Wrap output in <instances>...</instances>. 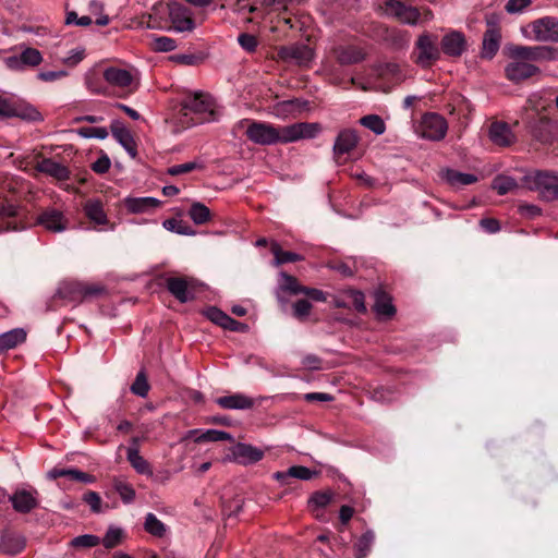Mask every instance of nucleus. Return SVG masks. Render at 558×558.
<instances>
[{
	"mask_svg": "<svg viewBox=\"0 0 558 558\" xmlns=\"http://www.w3.org/2000/svg\"><path fill=\"white\" fill-rule=\"evenodd\" d=\"M489 140L497 146L507 147L515 142V135L508 123L495 121L488 129Z\"/></svg>",
	"mask_w": 558,
	"mask_h": 558,
	"instance_id": "nucleus-19",
	"label": "nucleus"
},
{
	"mask_svg": "<svg viewBox=\"0 0 558 558\" xmlns=\"http://www.w3.org/2000/svg\"><path fill=\"white\" fill-rule=\"evenodd\" d=\"M104 80L112 88L119 89L122 95H129L137 88V72L118 66H109L105 69Z\"/></svg>",
	"mask_w": 558,
	"mask_h": 558,
	"instance_id": "nucleus-7",
	"label": "nucleus"
},
{
	"mask_svg": "<svg viewBox=\"0 0 558 558\" xmlns=\"http://www.w3.org/2000/svg\"><path fill=\"white\" fill-rule=\"evenodd\" d=\"M379 8L386 16L411 26L433 20L430 10L425 9L421 12L417 8L401 0H380Z\"/></svg>",
	"mask_w": 558,
	"mask_h": 558,
	"instance_id": "nucleus-3",
	"label": "nucleus"
},
{
	"mask_svg": "<svg viewBox=\"0 0 558 558\" xmlns=\"http://www.w3.org/2000/svg\"><path fill=\"white\" fill-rule=\"evenodd\" d=\"M439 175L452 187H461L477 182L476 175L472 173L460 172L450 168L441 169Z\"/></svg>",
	"mask_w": 558,
	"mask_h": 558,
	"instance_id": "nucleus-28",
	"label": "nucleus"
},
{
	"mask_svg": "<svg viewBox=\"0 0 558 558\" xmlns=\"http://www.w3.org/2000/svg\"><path fill=\"white\" fill-rule=\"evenodd\" d=\"M163 227L167 230L175 232L178 234H184V235L194 234V232L191 229V227L184 225L182 221L177 220L174 218L165 220L163 221Z\"/></svg>",
	"mask_w": 558,
	"mask_h": 558,
	"instance_id": "nucleus-57",
	"label": "nucleus"
},
{
	"mask_svg": "<svg viewBox=\"0 0 558 558\" xmlns=\"http://www.w3.org/2000/svg\"><path fill=\"white\" fill-rule=\"evenodd\" d=\"M337 60L342 65L359 63L364 60V51L355 46L340 47L336 50Z\"/></svg>",
	"mask_w": 558,
	"mask_h": 558,
	"instance_id": "nucleus-34",
	"label": "nucleus"
},
{
	"mask_svg": "<svg viewBox=\"0 0 558 558\" xmlns=\"http://www.w3.org/2000/svg\"><path fill=\"white\" fill-rule=\"evenodd\" d=\"M150 386L148 384L146 374L144 371L137 373L134 383L131 386V391L135 396L145 398L148 395Z\"/></svg>",
	"mask_w": 558,
	"mask_h": 558,
	"instance_id": "nucleus-48",
	"label": "nucleus"
},
{
	"mask_svg": "<svg viewBox=\"0 0 558 558\" xmlns=\"http://www.w3.org/2000/svg\"><path fill=\"white\" fill-rule=\"evenodd\" d=\"M238 43L244 50L248 52H253L257 47L256 37L247 33L240 34L238 37Z\"/></svg>",
	"mask_w": 558,
	"mask_h": 558,
	"instance_id": "nucleus-61",
	"label": "nucleus"
},
{
	"mask_svg": "<svg viewBox=\"0 0 558 558\" xmlns=\"http://www.w3.org/2000/svg\"><path fill=\"white\" fill-rule=\"evenodd\" d=\"M37 170L58 180H66L70 174L65 166L51 158H45L39 161Z\"/></svg>",
	"mask_w": 558,
	"mask_h": 558,
	"instance_id": "nucleus-32",
	"label": "nucleus"
},
{
	"mask_svg": "<svg viewBox=\"0 0 558 558\" xmlns=\"http://www.w3.org/2000/svg\"><path fill=\"white\" fill-rule=\"evenodd\" d=\"M246 123L245 135L254 144L271 146L288 144L305 138H314L320 132L318 123L298 122L290 125L276 126L271 123L255 120H243Z\"/></svg>",
	"mask_w": 558,
	"mask_h": 558,
	"instance_id": "nucleus-1",
	"label": "nucleus"
},
{
	"mask_svg": "<svg viewBox=\"0 0 558 558\" xmlns=\"http://www.w3.org/2000/svg\"><path fill=\"white\" fill-rule=\"evenodd\" d=\"M539 73V69L522 59H513L505 68L506 77L513 82L520 83Z\"/></svg>",
	"mask_w": 558,
	"mask_h": 558,
	"instance_id": "nucleus-14",
	"label": "nucleus"
},
{
	"mask_svg": "<svg viewBox=\"0 0 558 558\" xmlns=\"http://www.w3.org/2000/svg\"><path fill=\"white\" fill-rule=\"evenodd\" d=\"M78 134L85 138L105 140L108 131L106 128L84 126L78 129Z\"/></svg>",
	"mask_w": 558,
	"mask_h": 558,
	"instance_id": "nucleus-58",
	"label": "nucleus"
},
{
	"mask_svg": "<svg viewBox=\"0 0 558 558\" xmlns=\"http://www.w3.org/2000/svg\"><path fill=\"white\" fill-rule=\"evenodd\" d=\"M161 202L155 197H126L124 205L132 214H145L156 210Z\"/></svg>",
	"mask_w": 558,
	"mask_h": 558,
	"instance_id": "nucleus-25",
	"label": "nucleus"
},
{
	"mask_svg": "<svg viewBox=\"0 0 558 558\" xmlns=\"http://www.w3.org/2000/svg\"><path fill=\"white\" fill-rule=\"evenodd\" d=\"M271 253L275 256V265H281L286 263H294L302 260L303 257L300 254L283 251L278 243H272L270 247Z\"/></svg>",
	"mask_w": 558,
	"mask_h": 558,
	"instance_id": "nucleus-42",
	"label": "nucleus"
},
{
	"mask_svg": "<svg viewBox=\"0 0 558 558\" xmlns=\"http://www.w3.org/2000/svg\"><path fill=\"white\" fill-rule=\"evenodd\" d=\"M187 438H193L195 442L210 441H232L233 437L223 430L207 429L205 432L192 429L187 432Z\"/></svg>",
	"mask_w": 558,
	"mask_h": 558,
	"instance_id": "nucleus-30",
	"label": "nucleus"
},
{
	"mask_svg": "<svg viewBox=\"0 0 558 558\" xmlns=\"http://www.w3.org/2000/svg\"><path fill=\"white\" fill-rule=\"evenodd\" d=\"M531 190L536 191L545 201L558 198V174L549 171H536L525 177Z\"/></svg>",
	"mask_w": 558,
	"mask_h": 558,
	"instance_id": "nucleus-6",
	"label": "nucleus"
},
{
	"mask_svg": "<svg viewBox=\"0 0 558 558\" xmlns=\"http://www.w3.org/2000/svg\"><path fill=\"white\" fill-rule=\"evenodd\" d=\"M360 123L374 132L376 135H381L386 131V124L384 120L377 114H367L360 119Z\"/></svg>",
	"mask_w": 558,
	"mask_h": 558,
	"instance_id": "nucleus-44",
	"label": "nucleus"
},
{
	"mask_svg": "<svg viewBox=\"0 0 558 558\" xmlns=\"http://www.w3.org/2000/svg\"><path fill=\"white\" fill-rule=\"evenodd\" d=\"M85 56V50L82 48L72 49L66 57H63L61 61L69 65V66H75L78 64Z\"/></svg>",
	"mask_w": 558,
	"mask_h": 558,
	"instance_id": "nucleus-60",
	"label": "nucleus"
},
{
	"mask_svg": "<svg viewBox=\"0 0 558 558\" xmlns=\"http://www.w3.org/2000/svg\"><path fill=\"white\" fill-rule=\"evenodd\" d=\"M123 538V530L117 526H110L106 532L101 543L107 549L117 547Z\"/></svg>",
	"mask_w": 558,
	"mask_h": 558,
	"instance_id": "nucleus-47",
	"label": "nucleus"
},
{
	"mask_svg": "<svg viewBox=\"0 0 558 558\" xmlns=\"http://www.w3.org/2000/svg\"><path fill=\"white\" fill-rule=\"evenodd\" d=\"M204 315L214 324L223 328L226 323L228 322L229 315L219 310L216 306H210L204 311Z\"/></svg>",
	"mask_w": 558,
	"mask_h": 558,
	"instance_id": "nucleus-56",
	"label": "nucleus"
},
{
	"mask_svg": "<svg viewBox=\"0 0 558 558\" xmlns=\"http://www.w3.org/2000/svg\"><path fill=\"white\" fill-rule=\"evenodd\" d=\"M151 47L155 51L169 52L177 48V43L170 37L159 36L153 39Z\"/></svg>",
	"mask_w": 558,
	"mask_h": 558,
	"instance_id": "nucleus-55",
	"label": "nucleus"
},
{
	"mask_svg": "<svg viewBox=\"0 0 558 558\" xmlns=\"http://www.w3.org/2000/svg\"><path fill=\"white\" fill-rule=\"evenodd\" d=\"M501 33L498 25L493 21H487V29L483 36L482 57L492 59L495 57L500 47Z\"/></svg>",
	"mask_w": 558,
	"mask_h": 558,
	"instance_id": "nucleus-16",
	"label": "nucleus"
},
{
	"mask_svg": "<svg viewBox=\"0 0 558 558\" xmlns=\"http://www.w3.org/2000/svg\"><path fill=\"white\" fill-rule=\"evenodd\" d=\"M531 135L541 143H549L554 140L556 134L555 123L546 118L538 117L529 123Z\"/></svg>",
	"mask_w": 558,
	"mask_h": 558,
	"instance_id": "nucleus-18",
	"label": "nucleus"
},
{
	"mask_svg": "<svg viewBox=\"0 0 558 558\" xmlns=\"http://www.w3.org/2000/svg\"><path fill=\"white\" fill-rule=\"evenodd\" d=\"M278 58L289 64L305 66L313 60V49L304 44L281 46L277 51Z\"/></svg>",
	"mask_w": 558,
	"mask_h": 558,
	"instance_id": "nucleus-10",
	"label": "nucleus"
},
{
	"mask_svg": "<svg viewBox=\"0 0 558 558\" xmlns=\"http://www.w3.org/2000/svg\"><path fill=\"white\" fill-rule=\"evenodd\" d=\"M359 143V136L352 129L341 130L333 144V155L340 157L344 154L351 153Z\"/></svg>",
	"mask_w": 558,
	"mask_h": 558,
	"instance_id": "nucleus-22",
	"label": "nucleus"
},
{
	"mask_svg": "<svg viewBox=\"0 0 558 558\" xmlns=\"http://www.w3.org/2000/svg\"><path fill=\"white\" fill-rule=\"evenodd\" d=\"M37 223L52 232H61L66 228V219L62 211L56 208H47L37 217Z\"/></svg>",
	"mask_w": 558,
	"mask_h": 558,
	"instance_id": "nucleus-21",
	"label": "nucleus"
},
{
	"mask_svg": "<svg viewBox=\"0 0 558 558\" xmlns=\"http://www.w3.org/2000/svg\"><path fill=\"white\" fill-rule=\"evenodd\" d=\"M100 544V538L93 534H84L71 539L70 546L77 549L93 548Z\"/></svg>",
	"mask_w": 558,
	"mask_h": 558,
	"instance_id": "nucleus-46",
	"label": "nucleus"
},
{
	"mask_svg": "<svg viewBox=\"0 0 558 558\" xmlns=\"http://www.w3.org/2000/svg\"><path fill=\"white\" fill-rule=\"evenodd\" d=\"M532 0H508L506 3V11L511 14L521 13L524 9L531 5Z\"/></svg>",
	"mask_w": 558,
	"mask_h": 558,
	"instance_id": "nucleus-63",
	"label": "nucleus"
},
{
	"mask_svg": "<svg viewBox=\"0 0 558 558\" xmlns=\"http://www.w3.org/2000/svg\"><path fill=\"white\" fill-rule=\"evenodd\" d=\"M168 291L181 303H186L195 298L194 279L185 277H169L166 279Z\"/></svg>",
	"mask_w": 558,
	"mask_h": 558,
	"instance_id": "nucleus-13",
	"label": "nucleus"
},
{
	"mask_svg": "<svg viewBox=\"0 0 558 558\" xmlns=\"http://www.w3.org/2000/svg\"><path fill=\"white\" fill-rule=\"evenodd\" d=\"M189 216L196 225H203L210 220V209L203 203L195 202L191 205Z\"/></svg>",
	"mask_w": 558,
	"mask_h": 558,
	"instance_id": "nucleus-41",
	"label": "nucleus"
},
{
	"mask_svg": "<svg viewBox=\"0 0 558 558\" xmlns=\"http://www.w3.org/2000/svg\"><path fill=\"white\" fill-rule=\"evenodd\" d=\"M126 458L137 473L153 475L150 464L140 454L138 448H128Z\"/></svg>",
	"mask_w": 558,
	"mask_h": 558,
	"instance_id": "nucleus-38",
	"label": "nucleus"
},
{
	"mask_svg": "<svg viewBox=\"0 0 558 558\" xmlns=\"http://www.w3.org/2000/svg\"><path fill=\"white\" fill-rule=\"evenodd\" d=\"M374 310L378 315L385 317H391L396 313L391 298L386 292L380 290L375 293Z\"/></svg>",
	"mask_w": 558,
	"mask_h": 558,
	"instance_id": "nucleus-39",
	"label": "nucleus"
},
{
	"mask_svg": "<svg viewBox=\"0 0 558 558\" xmlns=\"http://www.w3.org/2000/svg\"><path fill=\"white\" fill-rule=\"evenodd\" d=\"M201 168H202L201 163H198L196 161H189V162L181 163V165H174V166L168 168L167 172L170 175H180V174L189 173L193 170L201 169Z\"/></svg>",
	"mask_w": 558,
	"mask_h": 558,
	"instance_id": "nucleus-59",
	"label": "nucleus"
},
{
	"mask_svg": "<svg viewBox=\"0 0 558 558\" xmlns=\"http://www.w3.org/2000/svg\"><path fill=\"white\" fill-rule=\"evenodd\" d=\"M26 340V331L23 328H15L0 335V353L15 348Z\"/></svg>",
	"mask_w": 558,
	"mask_h": 558,
	"instance_id": "nucleus-35",
	"label": "nucleus"
},
{
	"mask_svg": "<svg viewBox=\"0 0 558 558\" xmlns=\"http://www.w3.org/2000/svg\"><path fill=\"white\" fill-rule=\"evenodd\" d=\"M441 50L449 57H460L468 47L466 38L463 33L459 31H450L440 41Z\"/></svg>",
	"mask_w": 558,
	"mask_h": 558,
	"instance_id": "nucleus-17",
	"label": "nucleus"
},
{
	"mask_svg": "<svg viewBox=\"0 0 558 558\" xmlns=\"http://www.w3.org/2000/svg\"><path fill=\"white\" fill-rule=\"evenodd\" d=\"M233 456L242 464H251L260 461L264 452L247 444H238L233 449Z\"/></svg>",
	"mask_w": 558,
	"mask_h": 558,
	"instance_id": "nucleus-29",
	"label": "nucleus"
},
{
	"mask_svg": "<svg viewBox=\"0 0 558 558\" xmlns=\"http://www.w3.org/2000/svg\"><path fill=\"white\" fill-rule=\"evenodd\" d=\"M110 129L112 136L117 140V142H119L125 148V150L132 157H134L136 155V148L133 135L131 134L130 130L126 129L124 124L119 120L112 121Z\"/></svg>",
	"mask_w": 558,
	"mask_h": 558,
	"instance_id": "nucleus-26",
	"label": "nucleus"
},
{
	"mask_svg": "<svg viewBox=\"0 0 558 558\" xmlns=\"http://www.w3.org/2000/svg\"><path fill=\"white\" fill-rule=\"evenodd\" d=\"M25 547V538L21 535L7 534L0 541V550L5 555H17Z\"/></svg>",
	"mask_w": 558,
	"mask_h": 558,
	"instance_id": "nucleus-36",
	"label": "nucleus"
},
{
	"mask_svg": "<svg viewBox=\"0 0 558 558\" xmlns=\"http://www.w3.org/2000/svg\"><path fill=\"white\" fill-rule=\"evenodd\" d=\"M216 403L226 410H248L255 404L253 398L241 392L219 397L216 399Z\"/></svg>",
	"mask_w": 558,
	"mask_h": 558,
	"instance_id": "nucleus-23",
	"label": "nucleus"
},
{
	"mask_svg": "<svg viewBox=\"0 0 558 558\" xmlns=\"http://www.w3.org/2000/svg\"><path fill=\"white\" fill-rule=\"evenodd\" d=\"M493 189L497 191L499 195H505L514 190L518 184L517 181L508 175H497L493 180Z\"/></svg>",
	"mask_w": 558,
	"mask_h": 558,
	"instance_id": "nucleus-45",
	"label": "nucleus"
},
{
	"mask_svg": "<svg viewBox=\"0 0 558 558\" xmlns=\"http://www.w3.org/2000/svg\"><path fill=\"white\" fill-rule=\"evenodd\" d=\"M107 294L105 286L99 283L83 282V301L97 299Z\"/></svg>",
	"mask_w": 558,
	"mask_h": 558,
	"instance_id": "nucleus-52",
	"label": "nucleus"
},
{
	"mask_svg": "<svg viewBox=\"0 0 558 558\" xmlns=\"http://www.w3.org/2000/svg\"><path fill=\"white\" fill-rule=\"evenodd\" d=\"M37 490L16 489L9 498L13 509L19 513H29L39 506Z\"/></svg>",
	"mask_w": 558,
	"mask_h": 558,
	"instance_id": "nucleus-15",
	"label": "nucleus"
},
{
	"mask_svg": "<svg viewBox=\"0 0 558 558\" xmlns=\"http://www.w3.org/2000/svg\"><path fill=\"white\" fill-rule=\"evenodd\" d=\"M448 130L447 121L438 113H425L418 126V133L423 138L429 141L442 140Z\"/></svg>",
	"mask_w": 558,
	"mask_h": 558,
	"instance_id": "nucleus-8",
	"label": "nucleus"
},
{
	"mask_svg": "<svg viewBox=\"0 0 558 558\" xmlns=\"http://www.w3.org/2000/svg\"><path fill=\"white\" fill-rule=\"evenodd\" d=\"M171 60L179 64L197 65L202 61V58L196 54L181 53L172 56Z\"/></svg>",
	"mask_w": 558,
	"mask_h": 558,
	"instance_id": "nucleus-64",
	"label": "nucleus"
},
{
	"mask_svg": "<svg viewBox=\"0 0 558 558\" xmlns=\"http://www.w3.org/2000/svg\"><path fill=\"white\" fill-rule=\"evenodd\" d=\"M84 213L89 220L97 225L107 223V215L102 203L98 199H88L84 205Z\"/></svg>",
	"mask_w": 558,
	"mask_h": 558,
	"instance_id": "nucleus-37",
	"label": "nucleus"
},
{
	"mask_svg": "<svg viewBox=\"0 0 558 558\" xmlns=\"http://www.w3.org/2000/svg\"><path fill=\"white\" fill-rule=\"evenodd\" d=\"M83 500L90 507L92 511L99 513L101 511V498L96 492H88L84 495Z\"/></svg>",
	"mask_w": 558,
	"mask_h": 558,
	"instance_id": "nucleus-62",
	"label": "nucleus"
},
{
	"mask_svg": "<svg viewBox=\"0 0 558 558\" xmlns=\"http://www.w3.org/2000/svg\"><path fill=\"white\" fill-rule=\"evenodd\" d=\"M145 530L155 536H162L166 532L165 524L153 513H148L145 519Z\"/></svg>",
	"mask_w": 558,
	"mask_h": 558,
	"instance_id": "nucleus-50",
	"label": "nucleus"
},
{
	"mask_svg": "<svg viewBox=\"0 0 558 558\" xmlns=\"http://www.w3.org/2000/svg\"><path fill=\"white\" fill-rule=\"evenodd\" d=\"M169 17L177 32H191L195 28V22L190 10L180 4L170 8Z\"/></svg>",
	"mask_w": 558,
	"mask_h": 558,
	"instance_id": "nucleus-20",
	"label": "nucleus"
},
{
	"mask_svg": "<svg viewBox=\"0 0 558 558\" xmlns=\"http://www.w3.org/2000/svg\"><path fill=\"white\" fill-rule=\"evenodd\" d=\"M179 113V122L185 129L214 119L215 104L209 95L196 92L184 97Z\"/></svg>",
	"mask_w": 558,
	"mask_h": 558,
	"instance_id": "nucleus-2",
	"label": "nucleus"
},
{
	"mask_svg": "<svg viewBox=\"0 0 558 558\" xmlns=\"http://www.w3.org/2000/svg\"><path fill=\"white\" fill-rule=\"evenodd\" d=\"M43 61L39 50L26 47L20 54L9 56L4 59L5 65L14 71H23L28 66H37Z\"/></svg>",
	"mask_w": 558,
	"mask_h": 558,
	"instance_id": "nucleus-12",
	"label": "nucleus"
},
{
	"mask_svg": "<svg viewBox=\"0 0 558 558\" xmlns=\"http://www.w3.org/2000/svg\"><path fill=\"white\" fill-rule=\"evenodd\" d=\"M536 41L558 43V20L551 16L538 19L530 24Z\"/></svg>",
	"mask_w": 558,
	"mask_h": 558,
	"instance_id": "nucleus-11",
	"label": "nucleus"
},
{
	"mask_svg": "<svg viewBox=\"0 0 558 558\" xmlns=\"http://www.w3.org/2000/svg\"><path fill=\"white\" fill-rule=\"evenodd\" d=\"M375 541V534L372 531H367L357 539L355 543V556L356 558H365Z\"/></svg>",
	"mask_w": 558,
	"mask_h": 558,
	"instance_id": "nucleus-43",
	"label": "nucleus"
},
{
	"mask_svg": "<svg viewBox=\"0 0 558 558\" xmlns=\"http://www.w3.org/2000/svg\"><path fill=\"white\" fill-rule=\"evenodd\" d=\"M113 487H114L116 492L120 495V497L124 504H130L134 500L135 490L126 482L121 481V480H114Z\"/></svg>",
	"mask_w": 558,
	"mask_h": 558,
	"instance_id": "nucleus-51",
	"label": "nucleus"
},
{
	"mask_svg": "<svg viewBox=\"0 0 558 558\" xmlns=\"http://www.w3.org/2000/svg\"><path fill=\"white\" fill-rule=\"evenodd\" d=\"M56 296L70 303L83 302V282L63 281L60 283Z\"/></svg>",
	"mask_w": 558,
	"mask_h": 558,
	"instance_id": "nucleus-27",
	"label": "nucleus"
},
{
	"mask_svg": "<svg viewBox=\"0 0 558 558\" xmlns=\"http://www.w3.org/2000/svg\"><path fill=\"white\" fill-rule=\"evenodd\" d=\"M412 59L423 69H428L438 61L440 49L437 46V37L427 32L422 33L414 44Z\"/></svg>",
	"mask_w": 558,
	"mask_h": 558,
	"instance_id": "nucleus-4",
	"label": "nucleus"
},
{
	"mask_svg": "<svg viewBox=\"0 0 558 558\" xmlns=\"http://www.w3.org/2000/svg\"><path fill=\"white\" fill-rule=\"evenodd\" d=\"M48 478L56 480L58 477H69L72 481L82 482V483H94L95 476L80 471L77 469H59L53 468L47 473Z\"/></svg>",
	"mask_w": 558,
	"mask_h": 558,
	"instance_id": "nucleus-31",
	"label": "nucleus"
},
{
	"mask_svg": "<svg viewBox=\"0 0 558 558\" xmlns=\"http://www.w3.org/2000/svg\"><path fill=\"white\" fill-rule=\"evenodd\" d=\"M317 473L303 465H293L287 471L275 473V478L280 481L282 484H287L289 477H295L303 481L312 480Z\"/></svg>",
	"mask_w": 558,
	"mask_h": 558,
	"instance_id": "nucleus-33",
	"label": "nucleus"
},
{
	"mask_svg": "<svg viewBox=\"0 0 558 558\" xmlns=\"http://www.w3.org/2000/svg\"><path fill=\"white\" fill-rule=\"evenodd\" d=\"M16 215V207L5 199L2 201L0 197V231L9 229V225L5 223V219Z\"/></svg>",
	"mask_w": 558,
	"mask_h": 558,
	"instance_id": "nucleus-54",
	"label": "nucleus"
},
{
	"mask_svg": "<svg viewBox=\"0 0 558 558\" xmlns=\"http://www.w3.org/2000/svg\"><path fill=\"white\" fill-rule=\"evenodd\" d=\"M512 59H522L529 61H551L557 59L558 49L550 46H514L510 49Z\"/></svg>",
	"mask_w": 558,
	"mask_h": 558,
	"instance_id": "nucleus-9",
	"label": "nucleus"
},
{
	"mask_svg": "<svg viewBox=\"0 0 558 558\" xmlns=\"http://www.w3.org/2000/svg\"><path fill=\"white\" fill-rule=\"evenodd\" d=\"M332 497H333V493L330 490L316 492L311 496V498L308 500V505L313 509L325 508L326 506H328L330 504V501L332 500Z\"/></svg>",
	"mask_w": 558,
	"mask_h": 558,
	"instance_id": "nucleus-53",
	"label": "nucleus"
},
{
	"mask_svg": "<svg viewBox=\"0 0 558 558\" xmlns=\"http://www.w3.org/2000/svg\"><path fill=\"white\" fill-rule=\"evenodd\" d=\"M278 284L279 291L288 292L290 294H302L304 291V286H302L295 277L283 271L279 275Z\"/></svg>",
	"mask_w": 558,
	"mask_h": 558,
	"instance_id": "nucleus-40",
	"label": "nucleus"
},
{
	"mask_svg": "<svg viewBox=\"0 0 558 558\" xmlns=\"http://www.w3.org/2000/svg\"><path fill=\"white\" fill-rule=\"evenodd\" d=\"M20 118L25 121H41V113L31 104L0 94V118Z\"/></svg>",
	"mask_w": 558,
	"mask_h": 558,
	"instance_id": "nucleus-5",
	"label": "nucleus"
},
{
	"mask_svg": "<svg viewBox=\"0 0 558 558\" xmlns=\"http://www.w3.org/2000/svg\"><path fill=\"white\" fill-rule=\"evenodd\" d=\"M307 102L298 98L279 101L272 107V113L279 119L295 118L306 107Z\"/></svg>",
	"mask_w": 558,
	"mask_h": 558,
	"instance_id": "nucleus-24",
	"label": "nucleus"
},
{
	"mask_svg": "<svg viewBox=\"0 0 558 558\" xmlns=\"http://www.w3.org/2000/svg\"><path fill=\"white\" fill-rule=\"evenodd\" d=\"M312 304L305 300L300 299L292 304V315L299 322H305L311 314Z\"/></svg>",
	"mask_w": 558,
	"mask_h": 558,
	"instance_id": "nucleus-49",
	"label": "nucleus"
}]
</instances>
